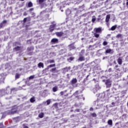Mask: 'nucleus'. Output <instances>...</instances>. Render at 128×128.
<instances>
[{
	"label": "nucleus",
	"mask_w": 128,
	"mask_h": 128,
	"mask_svg": "<svg viewBox=\"0 0 128 128\" xmlns=\"http://www.w3.org/2000/svg\"><path fill=\"white\" fill-rule=\"evenodd\" d=\"M5 90V96L6 94H11L12 92H14V90H11L10 88H7Z\"/></svg>",
	"instance_id": "obj_1"
},
{
	"label": "nucleus",
	"mask_w": 128,
	"mask_h": 128,
	"mask_svg": "<svg viewBox=\"0 0 128 128\" xmlns=\"http://www.w3.org/2000/svg\"><path fill=\"white\" fill-rule=\"evenodd\" d=\"M16 106H15L12 107L11 112L10 113V114H16Z\"/></svg>",
	"instance_id": "obj_2"
},
{
	"label": "nucleus",
	"mask_w": 128,
	"mask_h": 128,
	"mask_svg": "<svg viewBox=\"0 0 128 128\" xmlns=\"http://www.w3.org/2000/svg\"><path fill=\"white\" fill-rule=\"evenodd\" d=\"M6 96L5 89L0 90V96Z\"/></svg>",
	"instance_id": "obj_3"
},
{
	"label": "nucleus",
	"mask_w": 128,
	"mask_h": 128,
	"mask_svg": "<svg viewBox=\"0 0 128 128\" xmlns=\"http://www.w3.org/2000/svg\"><path fill=\"white\" fill-rule=\"evenodd\" d=\"M106 84L107 88H110L112 84V82L110 80H106Z\"/></svg>",
	"instance_id": "obj_4"
},
{
	"label": "nucleus",
	"mask_w": 128,
	"mask_h": 128,
	"mask_svg": "<svg viewBox=\"0 0 128 128\" xmlns=\"http://www.w3.org/2000/svg\"><path fill=\"white\" fill-rule=\"evenodd\" d=\"M6 20H4L2 23L0 24V28H4V26H6Z\"/></svg>",
	"instance_id": "obj_5"
},
{
	"label": "nucleus",
	"mask_w": 128,
	"mask_h": 128,
	"mask_svg": "<svg viewBox=\"0 0 128 128\" xmlns=\"http://www.w3.org/2000/svg\"><path fill=\"white\" fill-rule=\"evenodd\" d=\"M55 26H56V24H53L50 26V32H54V28Z\"/></svg>",
	"instance_id": "obj_6"
},
{
	"label": "nucleus",
	"mask_w": 128,
	"mask_h": 128,
	"mask_svg": "<svg viewBox=\"0 0 128 128\" xmlns=\"http://www.w3.org/2000/svg\"><path fill=\"white\" fill-rule=\"evenodd\" d=\"M100 88V86H98V84H96V88L94 89V94H96V92H98Z\"/></svg>",
	"instance_id": "obj_7"
},
{
	"label": "nucleus",
	"mask_w": 128,
	"mask_h": 128,
	"mask_svg": "<svg viewBox=\"0 0 128 128\" xmlns=\"http://www.w3.org/2000/svg\"><path fill=\"white\" fill-rule=\"evenodd\" d=\"M94 32H96V33L100 34V32H102V28H95L94 29Z\"/></svg>",
	"instance_id": "obj_8"
},
{
	"label": "nucleus",
	"mask_w": 128,
	"mask_h": 128,
	"mask_svg": "<svg viewBox=\"0 0 128 128\" xmlns=\"http://www.w3.org/2000/svg\"><path fill=\"white\" fill-rule=\"evenodd\" d=\"M4 74H0V82H4Z\"/></svg>",
	"instance_id": "obj_9"
},
{
	"label": "nucleus",
	"mask_w": 128,
	"mask_h": 128,
	"mask_svg": "<svg viewBox=\"0 0 128 128\" xmlns=\"http://www.w3.org/2000/svg\"><path fill=\"white\" fill-rule=\"evenodd\" d=\"M112 52H114L111 49H108L106 51V54H112Z\"/></svg>",
	"instance_id": "obj_10"
},
{
	"label": "nucleus",
	"mask_w": 128,
	"mask_h": 128,
	"mask_svg": "<svg viewBox=\"0 0 128 128\" xmlns=\"http://www.w3.org/2000/svg\"><path fill=\"white\" fill-rule=\"evenodd\" d=\"M62 70H64V72H68L70 70V67H66Z\"/></svg>",
	"instance_id": "obj_11"
},
{
	"label": "nucleus",
	"mask_w": 128,
	"mask_h": 128,
	"mask_svg": "<svg viewBox=\"0 0 128 128\" xmlns=\"http://www.w3.org/2000/svg\"><path fill=\"white\" fill-rule=\"evenodd\" d=\"M110 16L107 15L106 19V22H108V21L110 20Z\"/></svg>",
	"instance_id": "obj_12"
},
{
	"label": "nucleus",
	"mask_w": 128,
	"mask_h": 128,
	"mask_svg": "<svg viewBox=\"0 0 128 128\" xmlns=\"http://www.w3.org/2000/svg\"><path fill=\"white\" fill-rule=\"evenodd\" d=\"M62 34H64V33H62V32H56V35L58 36H62Z\"/></svg>",
	"instance_id": "obj_13"
},
{
	"label": "nucleus",
	"mask_w": 128,
	"mask_h": 128,
	"mask_svg": "<svg viewBox=\"0 0 128 128\" xmlns=\"http://www.w3.org/2000/svg\"><path fill=\"white\" fill-rule=\"evenodd\" d=\"M118 64H122V58H118Z\"/></svg>",
	"instance_id": "obj_14"
},
{
	"label": "nucleus",
	"mask_w": 128,
	"mask_h": 128,
	"mask_svg": "<svg viewBox=\"0 0 128 128\" xmlns=\"http://www.w3.org/2000/svg\"><path fill=\"white\" fill-rule=\"evenodd\" d=\"M78 82V80L76 78H73L72 81V84H76V82Z\"/></svg>",
	"instance_id": "obj_15"
},
{
	"label": "nucleus",
	"mask_w": 128,
	"mask_h": 128,
	"mask_svg": "<svg viewBox=\"0 0 128 128\" xmlns=\"http://www.w3.org/2000/svg\"><path fill=\"white\" fill-rule=\"evenodd\" d=\"M78 60H80V62H84V58L82 56H80L78 59Z\"/></svg>",
	"instance_id": "obj_16"
},
{
	"label": "nucleus",
	"mask_w": 128,
	"mask_h": 128,
	"mask_svg": "<svg viewBox=\"0 0 128 128\" xmlns=\"http://www.w3.org/2000/svg\"><path fill=\"white\" fill-rule=\"evenodd\" d=\"M38 68H44V64H42V62H40L38 64Z\"/></svg>",
	"instance_id": "obj_17"
},
{
	"label": "nucleus",
	"mask_w": 128,
	"mask_h": 128,
	"mask_svg": "<svg viewBox=\"0 0 128 128\" xmlns=\"http://www.w3.org/2000/svg\"><path fill=\"white\" fill-rule=\"evenodd\" d=\"M47 104V106H48L50 104V100H48L46 102H44L43 104Z\"/></svg>",
	"instance_id": "obj_18"
},
{
	"label": "nucleus",
	"mask_w": 128,
	"mask_h": 128,
	"mask_svg": "<svg viewBox=\"0 0 128 128\" xmlns=\"http://www.w3.org/2000/svg\"><path fill=\"white\" fill-rule=\"evenodd\" d=\"M47 62H48V64H54V60H49Z\"/></svg>",
	"instance_id": "obj_19"
},
{
	"label": "nucleus",
	"mask_w": 128,
	"mask_h": 128,
	"mask_svg": "<svg viewBox=\"0 0 128 128\" xmlns=\"http://www.w3.org/2000/svg\"><path fill=\"white\" fill-rule=\"evenodd\" d=\"M52 90L54 92H58V86H56L52 88Z\"/></svg>",
	"instance_id": "obj_20"
},
{
	"label": "nucleus",
	"mask_w": 128,
	"mask_h": 128,
	"mask_svg": "<svg viewBox=\"0 0 128 128\" xmlns=\"http://www.w3.org/2000/svg\"><path fill=\"white\" fill-rule=\"evenodd\" d=\"M28 8H32V3L31 2H28Z\"/></svg>",
	"instance_id": "obj_21"
},
{
	"label": "nucleus",
	"mask_w": 128,
	"mask_h": 128,
	"mask_svg": "<svg viewBox=\"0 0 128 128\" xmlns=\"http://www.w3.org/2000/svg\"><path fill=\"white\" fill-rule=\"evenodd\" d=\"M10 90H14L12 91V92L11 93L12 94H16V88H12V89Z\"/></svg>",
	"instance_id": "obj_22"
},
{
	"label": "nucleus",
	"mask_w": 128,
	"mask_h": 128,
	"mask_svg": "<svg viewBox=\"0 0 128 128\" xmlns=\"http://www.w3.org/2000/svg\"><path fill=\"white\" fill-rule=\"evenodd\" d=\"M116 26H116V25L112 26L110 28L111 30H116Z\"/></svg>",
	"instance_id": "obj_23"
},
{
	"label": "nucleus",
	"mask_w": 128,
	"mask_h": 128,
	"mask_svg": "<svg viewBox=\"0 0 128 128\" xmlns=\"http://www.w3.org/2000/svg\"><path fill=\"white\" fill-rule=\"evenodd\" d=\"M69 47L70 48V50H74V48H76L72 44L69 46Z\"/></svg>",
	"instance_id": "obj_24"
},
{
	"label": "nucleus",
	"mask_w": 128,
	"mask_h": 128,
	"mask_svg": "<svg viewBox=\"0 0 128 128\" xmlns=\"http://www.w3.org/2000/svg\"><path fill=\"white\" fill-rule=\"evenodd\" d=\"M58 40L57 38H53L52 40V42H58Z\"/></svg>",
	"instance_id": "obj_25"
},
{
	"label": "nucleus",
	"mask_w": 128,
	"mask_h": 128,
	"mask_svg": "<svg viewBox=\"0 0 128 128\" xmlns=\"http://www.w3.org/2000/svg\"><path fill=\"white\" fill-rule=\"evenodd\" d=\"M30 102H36V99H34V98H32L30 99Z\"/></svg>",
	"instance_id": "obj_26"
},
{
	"label": "nucleus",
	"mask_w": 128,
	"mask_h": 128,
	"mask_svg": "<svg viewBox=\"0 0 128 128\" xmlns=\"http://www.w3.org/2000/svg\"><path fill=\"white\" fill-rule=\"evenodd\" d=\"M46 0H38L40 4H42V2H44Z\"/></svg>",
	"instance_id": "obj_27"
},
{
	"label": "nucleus",
	"mask_w": 128,
	"mask_h": 128,
	"mask_svg": "<svg viewBox=\"0 0 128 128\" xmlns=\"http://www.w3.org/2000/svg\"><path fill=\"white\" fill-rule=\"evenodd\" d=\"M108 123V124H110V126H112V120H109Z\"/></svg>",
	"instance_id": "obj_28"
},
{
	"label": "nucleus",
	"mask_w": 128,
	"mask_h": 128,
	"mask_svg": "<svg viewBox=\"0 0 128 128\" xmlns=\"http://www.w3.org/2000/svg\"><path fill=\"white\" fill-rule=\"evenodd\" d=\"M70 14V10L69 9L66 10V14Z\"/></svg>",
	"instance_id": "obj_29"
},
{
	"label": "nucleus",
	"mask_w": 128,
	"mask_h": 128,
	"mask_svg": "<svg viewBox=\"0 0 128 128\" xmlns=\"http://www.w3.org/2000/svg\"><path fill=\"white\" fill-rule=\"evenodd\" d=\"M74 58H73V57H70L69 59H68V60L70 62H71L72 60H74Z\"/></svg>",
	"instance_id": "obj_30"
},
{
	"label": "nucleus",
	"mask_w": 128,
	"mask_h": 128,
	"mask_svg": "<svg viewBox=\"0 0 128 128\" xmlns=\"http://www.w3.org/2000/svg\"><path fill=\"white\" fill-rule=\"evenodd\" d=\"M74 58H73V57H70L69 59H68V60L70 62H71L72 60H74Z\"/></svg>",
	"instance_id": "obj_31"
},
{
	"label": "nucleus",
	"mask_w": 128,
	"mask_h": 128,
	"mask_svg": "<svg viewBox=\"0 0 128 128\" xmlns=\"http://www.w3.org/2000/svg\"><path fill=\"white\" fill-rule=\"evenodd\" d=\"M94 36L95 38H98V36H100V34H98L96 32L94 33Z\"/></svg>",
	"instance_id": "obj_32"
},
{
	"label": "nucleus",
	"mask_w": 128,
	"mask_h": 128,
	"mask_svg": "<svg viewBox=\"0 0 128 128\" xmlns=\"http://www.w3.org/2000/svg\"><path fill=\"white\" fill-rule=\"evenodd\" d=\"M100 96H102V98H104V93L100 94Z\"/></svg>",
	"instance_id": "obj_33"
},
{
	"label": "nucleus",
	"mask_w": 128,
	"mask_h": 128,
	"mask_svg": "<svg viewBox=\"0 0 128 128\" xmlns=\"http://www.w3.org/2000/svg\"><path fill=\"white\" fill-rule=\"evenodd\" d=\"M39 118H44V113H40V114H39Z\"/></svg>",
	"instance_id": "obj_34"
},
{
	"label": "nucleus",
	"mask_w": 128,
	"mask_h": 128,
	"mask_svg": "<svg viewBox=\"0 0 128 128\" xmlns=\"http://www.w3.org/2000/svg\"><path fill=\"white\" fill-rule=\"evenodd\" d=\"M96 16H92V22H96Z\"/></svg>",
	"instance_id": "obj_35"
},
{
	"label": "nucleus",
	"mask_w": 128,
	"mask_h": 128,
	"mask_svg": "<svg viewBox=\"0 0 128 128\" xmlns=\"http://www.w3.org/2000/svg\"><path fill=\"white\" fill-rule=\"evenodd\" d=\"M54 66H56V64H50L48 66V68H54Z\"/></svg>",
	"instance_id": "obj_36"
},
{
	"label": "nucleus",
	"mask_w": 128,
	"mask_h": 128,
	"mask_svg": "<svg viewBox=\"0 0 128 128\" xmlns=\"http://www.w3.org/2000/svg\"><path fill=\"white\" fill-rule=\"evenodd\" d=\"M34 76H32L29 77V80H34Z\"/></svg>",
	"instance_id": "obj_37"
},
{
	"label": "nucleus",
	"mask_w": 128,
	"mask_h": 128,
	"mask_svg": "<svg viewBox=\"0 0 128 128\" xmlns=\"http://www.w3.org/2000/svg\"><path fill=\"white\" fill-rule=\"evenodd\" d=\"M92 116L94 118H96V113H93L92 114Z\"/></svg>",
	"instance_id": "obj_38"
},
{
	"label": "nucleus",
	"mask_w": 128,
	"mask_h": 128,
	"mask_svg": "<svg viewBox=\"0 0 128 128\" xmlns=\"http://www.w3.org/2000/svg\"><path fill=\"white\" fill-rule=\"evenodd\" d=\"M103 44H104V46H106V44H108V42L104 41V42H103Z\"/></svg>",
	"instance_id": "obj_39"
},
{
	"label": "nucleus",
	"mask_w": 128,
	"mask_h": 128,
	"mask_svg": "<svg viewBox=\"0 0 128 128\" xmlns=\"http://www.w3.org/2000/svg\"><path fill=\"white\" fill-rule=\"evenodd\" d=\"M20 74H16V78H20Z\"/></svg>",
	"instance_id": "obj_40"
},
{
	"label": "nucleus",
	"mask_w": 128,
	"mask_h": 128,
	"mask_svg": "<svg viewBox=\"0 0 128 128\" xmlns=\"http://www.w3.org/2000/svg\"><path fill=\"white\" fill-rule=\"evenodd\" d=\"M122 37V34H118L116 36V38H121Z\"/></svg>",
	"instance_id": "obj_41"
},
{
	"label": "nucleus",
	"mask_w": 128,
	"mask_h": 128,
	"mask_svg": "<svg viewBox=\"0 0 128 128\" xmlns=\"http://www.w3.org/2000/svg\"><path fill=\"white\" fill-rule=\"evenodd\" d=\"M56 70V68H53L52 69L51 72H54Z\"/></svg>",
	"instance_id": "obj_42"
},
{
	"label": "nucleus",
	"mask_w": 128,
	"mask_h": 128,
	"mask_svg": "<svg viewBox=\"0 0 128 128\" xmlns=\"http://www.w3.org/2000/svg\"><path fill=\"white\" fill-rule=\"evenodd\" d=\"M64 92H60V94L61 96H64Z\"/></svg>",
	"instance_id": "obj_43"
},
{
	"label": "nucleus",
	"mask_w": 128,
	"mask_h": 128,
	"mask_svg": "<svg viewBox=\"0 0 128 128\" xmlns=\"http://www.w3.org/2000/svg\"><path fill=\"white\" fill-rule=\"evenodd\" d=\"M78 91L76 92L74 94V95L76 96V94H78Z\"/></svg>",
	"instance_id": "obj_44"
},
{
	"label": "nucleus",
	"mask_w": 128,
	"mask_h": 128,
	"mask_svg": "<svg viewBox=\"0 0 128 128\" xmlns=\"http://www.w3.org/2000/svg\"><path fill=\"white\" fill-rule=\"evenodd\" d=\"M24 22H26V18H24Z\"/></svg>",
	"instance_id": "obj_45"
},
{
	"label": "nucleus",
	"mask_w": 128,
	"mask_h": 128,
	"mask_svg": "<svg viewBox=\"0 0 128 128\" xmlns=\"http://www.w3.org/2000/svg\"><path fill=\"white\" fill-rule=\"evenodd\" d=\"M20 47L17 46V47H16V50H20Z\"/></svg>",
	"instance_id": "obj_46"
},
{
	"label": "nucleus",
	"mask_w": 128,
	"mask_h": 128,
	"mask_svg": "<svg viewBox=\"0 0 128 128\" xmlns=\"http://www.w3.org/2000/svg\"><path fill=\"white\" fill-rule=\"evenodd\" d=\"M0 128H2V124H0Z\"/></svg>",
	"instance_id": "obj_47"
},
{
	"label": "nucleus",
	"mask_w": 128,
	"mask_h": 128,
	"mask_svg": "<svg viewBox=\"0 0 128 128\" xmlns=\"http://www.w3.org/2000/svg\"><path fill=\"white\" fill-rule=\"evenodd\" d=\"M76 112H80V110H76Z\"/></svg>",
	"instance_id": "obj_48"
},
{
	"label": "nucleus",
	"mask_w": 128,
	"mask_h": 128,
	"mask_svg": "<svg viewBox=\"0 0 128 128\" xmlns=\"http://www.w3.org/2000/svg\"><path fill=\"white\" fill-rule=\"evenodd\" d=\"M126 6H128V0H126Z\"/></svg>",
	"instance_id": "obj_49"
},
{
	"label": "nucleus",
	"mask_w": 128,
	"mask_h": 128,
	"mask_svg": "<svg viewBox=\"0 0 128 128\" xmlns=\"http://www.w3.org/2000/svg\"><path fill=\"white\" fill-rule=\"evenodd\" d=\"M94 109L92 108H90V110H92Z\"/></svg>",
	"instance_id": "obj_50"
},
{
	"label": "nucleus",
	"mask_w": 128,
	"mask_h": 128,
	"mask_svg": "<svg viewBox=\"0 0 128 128\" xmlns=\"http://www.w3.org/2000/svg\"><path fill=\"white\" fill-rule=\"evenodd\" d=\"M30 11L34 10V8H30Z\"/></svg>",
	"instance_id": "obj_51"
},
{
	"label": "nucleus",
	"mask_w": 128,
	"mask_h": 128,
	"mask_svg": "<svg viewBox=\"0 0 128 128\" xmlns=\"http://www.w3.org/2000/svg\"><path fill=\"white\" fill-rule=\"evenodd\" d=\"M116 68H118V66L116 65Z\"/></svg>",
	"instance_id": "obj_52"
},
{
	"label": "nucleus",
	"mask_w": 128,
	"mask_h": 128,
	"mask_svg": "<svg viewBox=\"0 0 128 128\" xmlns=\"http://www.w3.org/2000/svg\"><path fill=\"white\" fill-rule=\"evenodd\" d=\"M15 78H16V74H15Z\"/></svg>",
	"instance_id": "obj_53"
},
{
	"label": "nucleus",
	"mask_w": 128,
	"mask_h": 128,
	"mask_svg": "<svg viewBox=\"0 0 128 128\" xmlns=\"http://www.w3.org/2000/svg\"><path fill=\"white\" fill-rule=\"evenodd\" d=\"M22 2H24V0H21Z\"/></svg>",
	"instance_id": "obj_54"
},
{
	"label": "nucleus",
	"mask_w": 128,
	"mask_h": 128,
	"mask_svg": "<svg viewBox=\"0 0 128 128\" xmlns=\"http://www.w3.org/2000/svg\"><path fill=\"white\" fill-rule=\"evenodd\" d=\"M84 100V98H83Z\"/></svg>",
	"instance_id": "obj_55"
},
{
	"label": "nucleus",
	"mask_w": 128,
	"mask_h": 128,
	"mask_svg": "<svg viewBox=\"0 0 128 128\" xmlns=\"http://www.w3.org/2000/svg\"><path fill=\"white\" fill-rule=\"evenodd\" d=\"M15 48V50H16V48Z\"/></svg>",
	"instance_id": "obj_56"
}]
</instances>
